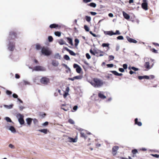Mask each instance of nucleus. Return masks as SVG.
Wrapping results in <instances>:
<instances>
[{"instance_id": "nucleus-1", "label": "nucleus", "mask_w": 159, "mask_h": 159, "mask_svg": "<svg viewBox=\"0 0 159 159\" xmlns=\"http://www.w3.org/2000/svg\"><path fill=\"white\" fill-rule=\"evenodd\" d=\"M94 81V87L98 88L101 87L103 84V81L100 79L98 78H94L93 79Z\"/></svg>"}, {"instance_id": "nucleus-2", "label": "nucleus", "mask_w": 159, "mask_h": 159, "mask_svg": "<svg viewBox=\"0 0 159 159\" xmlns=\"http://www.w3.org/2000/svg\"><path fill=\"white\" fill-rule=\"evenodd\" d=\"M42 53L44 55L48 56L51 53V51L47 47H43L41 49Z\"/></svg>"}, {"instance_id": "nucleus-3", "label": "nucleus", "mask_w": 159, "mask_h": 159, "mask_svg": "<svg viewBox=\"0 0 159 159\" xmlns=\"http://www.w3.org/2000/svg\"><path fill=\"white\" fill-rule=\"evenodd\" d=\"M8 40L9 43L8 46V49L10 51H12L15 48V43L14 41H11L10 40Z\"/></svg>"}, {"instance_id": "nucleus-4", "label": "nucleus", "mask_w": 159, "mask_h": 159, "mask_svg": "<svg viewBox=\"0 0 159 159\" xmlns=\"http://www.w3.org/2000/svg\"><path fill=\"white\" fill-rule=\"evenodd\" d=\"M40 82L42 84L47 85L50 82L49 79L45 77H42L40 79Z\"/></svg>"}, {"instance_id": "nucleus-5", "label": "nucleus", "mask_w": 159, "mask_h": 159, "mask_svg": "<svg viewBox=\"0 0 159 159\" xmlns=\"http://www.w3.org/2000/svg\"><path fill=\"white\" fill-rule=\"evenodd\" d=\"M33 70L36 71H45L46 70L45 67L41 66H36L34 67Z\"/></svg>"}, {"instance_id": "nucleus-6", "label": "nucleus", "mask_w": 159, "mask_h": 159, "mask_svg": "<svg viewBox=\"0 0 159 159\" xmlns=\"http://www.w3.org/2000/svg\"><path fill=\"white\" fill-rule=\"evenodd\" d=\"M16 37V34L14 31H11L10 32L8 40L14 39Z\"/></svg>"}, {"instance_id": "nucleus-7", "label": "nucleus", "mask_w": 159, "mask_h": 159, "mask_svg": "<svg viewBox=\"0 0 159 159\" xmlns=\"http://www.w3.org/2000/svg\"><path fill=\"white\" fill-rule=\"evenodd\" d=\"M143 2L141 4L142 7L144 10H147L148 9V3L147 0H143Z\"/></svg>"}, {"instance_id": "nucleus-8", "label": "nucleus", "mask_w": 159, "mask_h": 159, "mask_svg": "<svg viewBox=\"0 0 159 159\" xmlns=\"http://www.w3.org/2000/svg\"><path fill=\"white\" fill-rule=\"evenodd\" d=\"M74 68H76V70L77 73H80L82 70L81 67L78 64H74L73 65Z\"/></svg>"}, {"instance_id": "nucleus-9", "label": "nucleus", "mask_w": 159, "mask_h": 159, "mask_svg": "<svg viewBox=\"0 0 159 159\" xmlns=\"http://www.w3.org/2000/svg\"><path fill=\"white\" fill-rule=\"evenodd\" d=\"M83 77L82 75H80L74 77L73 78H70V80L74 81L75 80H81Z\"/></svg>"}, {"instance_id": "nucleus-10", "label": "nucleus", "mask_w": 159, "mask_h": 159, "mask_svg": "<svg viewBox=\"0 0 159 159\" xmlns=\"http://www.w3.org/2000/svg\"><path fill=\"white\" fill-rule=\"evenodd\" d=\"M69 90V87H67L66 88V92L64 91H62L63 93V97L64 98H66L67 95L68 94V92Z\"/></svg>"}, {"instance_id": "nucleus-11", "label": "nucleus", "mask_w": 159, "mask_h": 159, "mask_svg": "<svg viewBox=\"0 0 159 159\" xmlns=\"http://www.w3.org/2000/svg\"><path fill=\"white\" fill-rule=\"evenodd\" d=\"M126 38H127L128 41L130 43H136L137 42V41L136 40H135L133 39L130 38V37H129L128 36H127Z\"/></svg>"}, {"instance_id": "nucleus-12", "label": "nucleus", "mask_w": 159, "mask_h": 159, "mask_svg": "<svg viewBox=\"0 0 159 159\" xmlns=\"http://www.w3.org/2000/svg\"><path fill=\"white\" fill-rule=\"evenodd\" d=\"M119 149V147L117 146H114L112 148V152L113 155H115L116 154V151L118 150Z\"/></svg>"}, {"instance_id": "nucleus-13", "label": "nucleus", "mask_w": 159, "mask_h": 159, "mask_svg": "<svg viewBox=\"0 0 159 159\" xmlns=\"http://www.w3.org/2000/svg\"><path fill=\"white\" fill-rule=\"evenodd\" d=\"M134 124L135 125H137L138 126H140L142 125V123L140 121H138V119L137 118H136L134 120Z\"/></svg>"}, {"instance_id": "nucleus-14", "label": "nucleus", "mask_w": 159, "mask_h": 159, "mask_svg": "<svg viewBox=\"0 0 159 159\" xmlns=\"http://www.w3.org/2000/svg\"><path fill=\"white\" fill-rule=\"evenodd\" d=\"M138 78L139 80H141L144 79H149V77L148 75H144V76H139L138 77Z\"/></svg>"}, {"instance_id": "nucleus-15", "label": "nucleus", "mask_w": 159, "mask_h": 159, "mask_svg": "<svg viewBox=\"0 0 159 159\" xmlns=\"http://www.w3.org/2000/svg\"><path fill=\"white\" fill-rule=\"evenodd\" d=\"M103 92H100L98 93V97L102 99H105V98L106 97V96L104 95V94L102 93Z\"/></svg>"}, {"instance_id": "nucleus-16", "label": "nucleus", "mask_w": 159, "mask_h": 159, "mask_svg": "<svg viewBox=\"0 0 159 159\" xmlns=\"http://www.w3.org/2000/svg\"><path fill=\"white\" fill-rule=\"evenodd\" d=\"M104 32L105 34L108 35L110 36H112L114 35L113 32L112 31H104Z\"/></svg>"}, {"instance_id": "nucleus-17", "label": "nucleus", "mask_w": 159, "mask_h": 159, "mask_svg": "<svg viewBox=\"0 0 159 159\" xmlns=\"http://www.w3.org/2000/svg\"><path fill=\"white\" fill-rule=\"evenodd\" d=\"M123 15L124 17L126 19L128 20L130 18V16L124 11L123 12Z\"/></svg>"}, {"instance_id": "nucleus-18", "label": "nucleus", "mask_w": 159, "mask_h": 159, "mask_svg": "<svg viewBox=\"0 0 159 159\" xmlns=\"http://www.w3.org/2000/svg\"><path fill=\"white\" fill-rule=\"evenodd\" d=\"M32 120V119L30 118H28L26 119V121L27 123V124L29 125H31Z\"/></svg>"}, {"instance_id": "nucleus-19", "label": "nucleus", "mask_w": 159, "mask_h": 159, "mask_svg": "<svg viewBox=\"0 0 159 159\" xmlns=\"http://www.w3.org/2000/svg\"><path fill=\"white\" fill-rule=\"evenodd\" d=\"M52 64L54 66H57L59 65V63L58 61L55 60H52Z\"/></svg>"}, {"instance_id": "nucleus-20", "label": "nucleus", "mask_w": 159, "mask_h": 159, "mask_svg": "<svg viewBox=\"0 0 159 159\" xmlns=\"http://www.w3.org/2000/svg\"><path fill=\"white\" fill-rule=\"evenodd\" d=\"M8 129L10 130L13 133H15L16 132V130L15 128L13 126H10Z\"/></svg>"}, {"instance_id": "nucleus-21", "label": "nucleus", "mask_w": 159, "mask_h": 159, "mask_svg": "<svg viewBox=\"0 0 159 159\" xmlns=\"http://www.w3.org/2000/svg\"><path fill=\"white\" fill-rule=\"evenodd\" d=\"M144 67L148 69H150V64L148 62H146L144 65Z\"/></svg>"}, {"instance_id": "nucleus-22", "label": "nucleus", "mask_w": 159, "mask_h": 159, "mask_svg": "<svg viewBox=\"0 0 159 159\" xmlns=\"http://www.w3.org/2000/svg\"><path fill=\"white\" fill-rule=\"evenodd\" d=\"M3 106L4 107L6 108L7 109H11L13 107V105L12 104H11L9 105H3Z\"/></svg>"}, {"instance_id": "nucleus-23", "label": "nucleus", "mask_w": 159, "mask_h": 159, "mask_svg": "<svg viewBox=\"0 0 159 159\" xmlns=\"http://www.w3.org/2000/svg\"><path fill=\"white\" fill-rule=\"evenodd\" d=\"M16 117L18 120L19 119L24 118V116L22 115L19 113L16 114Z\"/></svg>"}, {"instance_id": "nucleus-24", "label": "nucleus", "mask_w": 159, "mask_h": 159, "mask_svg": "<svg viewBox=\"0 0 159 159\" xmlns=\"http://www.w3.org/2000/svg\"><path fill=\"white\" fill-rule=\"evenodd\" d=\"M75 45V47H77L79 43V40L77 39H75L74 40Z\"/></svg>"}, {"instance_id": "nucleus-25", "label": "nucleus", "mask_w": 159, "mask_h": 159, "mask_svg": "<svg viewBox=\"0 0 159 159\" xmlns=\"http://www.w3.org/2000/svg\"><path fill=\"white\" fill-rule=\"evenodd\" d=\"M77 141V138L76 137L75 138H73L70 137V142H72L73 143L76 142Z\"/></svg>"}, {"instance_id": "nucleus-26", "label": "nucleus", "mask_w": 159, "mask_h": 159, "mask_svg": "<svg viewBox=\"0 0 159 159\" xmlns=\"http://www.w3.org/2000/svg\"><path fill=\"white\" fill-rule=\"evenodd\" d=\"M37 130L41 132L44 133L45 134H47V129H39Z\"/></svg>"}, {"instance_id": "nucleus-27", "label": "nucleus", "mask_w": 159, "mask_h": 159, "mask_svg": "<svg viewBox=\"0 0 159 159\" xmlns=\"http://www.w3.org/2000/svg\"><path fill=\"white\" fill-rule=\"evenodd\" d=\"M18 121L20 125H23L25 123V121L24 120V118H22L18 120Z\"/></svg>"}, {"instance_id": "nucleus-28", "label": "nucleus", "mask_w": 159, "mask_h": 159, "mask_svg": "<svg viewBox=\"0 0 159 159\" xmlns=\"http://www.w3.org/2000/svg\"><path fill=\"white\" fill-rule=\"evenodd\" d=\"M58 26V25H57L55 24H51L49 26V27L51 28H54L56 27H57Z\"/></svg>"}, {"instance_id": "nucleus-29", "label": "nucleus", "mask_w": 159, "mask_h": 159, "mask_svg": "<svg viewBox=\"0 0 159 159\" xmlns=\"http://www.w3.org/2000/svg\"><path fill=\"white\" fill-rule=\"evenodd\" d=\"M33 120V122L34 125L35 126H37L38 125V121L36 119H34L32 120Z\"/></svg>"}, {"instance_id": "nucleus-30", "label": "nucleus", "mask_w": 159, "mask_h": 159, "mask_svg": "<svg viewBox=\"0 0 159 159\" xmlns=\"http://www.w3.org/2000/svg\"><path fill=\"white\" fill-rule=\"evenodd\" d=\"M58 42L60 45H63L65 44V42L62 39H61L58 40Z\"/></svg>"}, {"instance_id": "nucleus-31", "label": "nucleus", "mask_w": 159, "mask_h": 159, "mask_svg": "<svg viewBox=\"0 0 159 159\" xmlns=\"http://www.w3.org/2000/svg\"><path fill=\"white\" fill-rule=\"evenodd\" d=\"M88 5L93 7H95L96 6V4L94 2H91L89 4H88Z\"/></svg>"}, {"instance_id": "nucleus-32", "label": "nucleus", "mask_w": 159, "mask_h": 159, "mask_svg": "<svg viewBox=\"0 0 159 159\" xmlns=\"http://www.w3.org/2000/svg\"><path fill=\"white\" fill-rule=\"evenodd\" d=\"M61 56L59 53L56 54L54 56L55 58L59 59H61Z\"/></svg>"}, {"instance_id": "nucleus-33", "label": "nucleus", "mask_w": 159, "mask_h": 159, "mask_svg": "<svg viewBox=\"0 0 159 159\" xmlns=\"http://www.w3.org/2000/svg\"><path fill=\"white\" fill-rule=\"evenodd\" d=\"M5 119L7 122L13 123V122L12 121L11 119L8 117H6L5 118Z\"/></svg>"}, {"instance_id": "nucleus-34", "label": "nucleus", "mask_w": 159, "mask_h": 159, "mask_svg": "<svg viewBox=\"0 0 159 159\" xmlns=\"http://www.w3.org/2000/svg\"><path fill=\"white\" fill-rule=\"evenodd\" d=\"M85 19L86 20L89 22L91 21V18L90 16H86L85 17Z\"/></svg>"}, {"instance_id": "nucleus-35", "label": "nucleus", "mask_w": 159, "mask_h": 159, "mask_svg": "<svg viewBox=\"0 0 159 159\" xmlns=\"http://www.w3.org/2000/svg\"><path fill=\"white\" fill-rule=\"evenodd\" d=\"M78 108V106L77 105L75 106L73 108V110H71L72 112L76 111Z\"/></svg>"}, {"instance_id": "nucleus-36", "label": "nucleus", "mask_w": 159, "mask_h": 159, "mask_svg": "<svg viewBox=\"0 0 159 159\" xmlns=\"http://www.w3.org/2000/svg\"><path fill=\"white\" fill-rule=\"evenodd\" d=\"M23 81L24 83V84L25 85H29L30 84V82H28L26 80H23Z\"/></svg>"}, {"instance_id": "nucleus-37", "label": "nucleus", "mask_w": 159, "mask_h": 159, "mask_svg": "<svg viewBox=\"0 0 159 159\" xmlns=\"http://www.w3.org/2000/svg\"><path fill=\"white\" fill-rule=\"evenodd\" d=\"M110 44L109 43H103L102 44V46L103 47H109Z\"/></svg>"}, {"instance_id": "nucleus-38", "label": "nucleus", "mask_w": 159, "mask_h": 159, "mask_svg": "<svg viewBox=\"0 0 159 159\" xmlns=\"http://www.w3.org/2000/svg\"><path fill=\"white\" fill-rule=\"evenodd\" d=\"M84 29L87 32L89 31V27L87 25H84Z\"/></svg>"}, {"instance_id": "nucleus-39", "label": "nucleus", "mask_w": 159, "mask_h": 159, "mask_svg": "<svg viewBox=\"0 0 159 159\" xmlns=\"http://www.w3.org/2000/svg\"><path fill=\"white\" fill-rule=\"evenodd\" d=\"M55 34L56 36L60 37L61 36V33L60 32L58 31H57L55 32Z\"/></svg>"}, {"instance_id": "nucleus-40", "label": "nucleus", "mask_w": 159, "mask_h": 159, "mask_svg": "<svg viewBox=\"0 0 159 159\" xmlns=\"http://www.w3.org/2000/svg\"><path fill=\"white\" fill-rule=\"evenodd\" d=\"M48 41L51 42H52L53 40V39L52 36H49L48 37Z\"/></svg>"}, {"instance_id": "nucleus-41", "label": "nucleus", "mask_w": 159, "mask_h": 159, "mask_svg": "<svg viewBox=\"0 0 159 159\" xmlns=\"http://www.w3.org/2000/svg\"><path fill=\"white\" fill-rule=\"evenodd\" d=\"M114 35H120L121 34V33L120 32V31L118 30H116L115 32H113Z\"/></svg>"}, {"instance_id": "nucleus-42", "label": "nucleus", "mask_w": 159, "mask_h": 159, "mask_svg": "<svg viewBox=\"0 0 159 159\" xmlns=\"http://www.w3.org/2000/svg\"><path fill=\"white\" fill-rule=\"evenodd\" d=\"M150 155L152 157H154L157 158H159V155L157 154H150Z\"/></svg>"}, {"instance_id": "nucleus-43", "label": "nucleus", "mask_w": 159, "mask_h": 159, "mask_svg": "<svg viewBox=\"0 0 159 159\" xmlns=\"http://www.w3.org/2000/svg\"><path fill=\"white\" fill-rule=\"evenodd\" d=\"M138 150L136 149H134L132 150V152L133 154H135L138 152Z\"/></svg>"}, {"instance_id": "nucleus-44", "label": "nucleus", "mask_w": 159, "mask_h": 159, "mask_svg": "<svg viewBox=\"0 0 159 159\" xmlns=\"http://www.w3.org/2000/svg\"><path fill=\"white\" fill-rule=\"evenodd\" d=\"M109 61L113 60L114 58V57L112 55H110L109 56Z\"/></svg>"}, {"instance_id": "nucleus-45", "label": "nucleus", "mask_w": 159, "mask_h": 159, "mask_svg": "<svg viewBox=\"0 0 159 159\" xmlns=\"http://www.w3.org/2000/svg\"><path fill=\"white\" fill-rule=\"evenodd\" d=\"M64 59L67 60H68L70 59V57L69 56L67 55H64Z\"/></svg>"}, {"instance_id": "nucleus-46", "label": "nucleus", "mask_w": 159, "mask_h": 159, "mask_svg": "<svg viewBox=\"0 0 159 159\" xmlns=\"http://www.w3.org/2000/svg\"><path fill=\"white\" fill-rule=\"evenodd\" d=\"M131 69L132 70L135 71H137L139 70V68H136L134 66H132L131 67Z\"/></svg>"}, {"instance_id": "nucleus-47", "label": "nucleus", "mask_w": 159, "mask_h": 159, "mask_svg": "<svg viewBox=\"0 0 159 159\" xmlns=\"http://www.w3.org/2000/svg\"><path fill=\"white\" fill-rule=\"evenodd\" d=\"M117 39L118 40H123L124 37L120 35L117 37Z\"/></svg>"}, {"instance_id": "nucleus-48", "label": "nucleus", "mask_w": 159, "mask_h": 159, "mask_svg": "<svg viewBox=\"0 0 159 159\" xmlns=\"http://www.w3.org/2000/svg\"><path fill=\"white\" fill-rule=\"evenodd\" d=\"M36 48L37 50H39L41 48V46L39 44H37L36 45Z\"/></svg>"}, {"instance_id": "nucleus-49", "label": "nucleus", "mask_w": 159, "mask_h": 159, "mask_svg": "<svg viewBox=\"0 0 159 159\" xmlns=\"http://www.w3.org/2000/svg\"><path fill=\"white\" fill-rule=\"evenodd\" d=\"M10 125L8 123H7L5 124V125L4 128L7 129H9V127H10Z\"/></svg>"}, {"instance_id": "nucleus-50", "label": "nucleus", "mask_w": 159, "mask_h": 159, "mask_svg": "<svg viewBox=\"0 0 159 159\" xmlns=\"http://www.w3.org/2000/svg\"><path fill=\"white\" fill-rule=\"evenodd\" d=\"M111 72L115 75L117 76L118 72L115 70L111 71Z\"/></svg>"}, {"instance_id": "nucleus-51", "label": "nucleus", "mask_w": 159, "mask_h": 159, "mask_svg": "<svg viewBox=\"0 0 159 159\" xmlns=\"http://www.w3.org/2000/svg\"><path fill=\"white\" fill-rule=\"evenodd\" d=\"M86 58L88 59H89L91 58V56L88 53H86L85 55Z\"/></svg>"}, {"instance_id": "nucleus-52", "label": "nucleus", "mask_w": 159, "mask_h": 159, "mask_svg": "<svg viewBox=\"0 0 159 159\" xmlns=\"http://www.w3.org/2000/svg\"><path fill=\"white\" fill-rule=\"evenodd\" d=\"M6 93L7 95H10L12 94V92L10 91L7 90L6 91Z\"/></svg>"}, {"instance_id": "nucleus-53", "label": "nucleus", "mask_w": 159, "mask_h": 159, "mask_svg": "<svg viewBox=\"0 0 159 159\" xmlns=\"http://www.w3.org/2000/svg\"><path fill=\"white\" fill-rule=\"evenodd\" d=\"M80 134H81V137L84 138H85L86 137V136L85 134L84 133H83L82 132H81L80 133Z\"/></svg>"}, {"instance_id": "nucleus-54", "label": "nucleus", "mask_w": 159, "mask_h": 159, "mask_svg": "<svg viewBox=\"0 0 159 159\" xmlns=\"http://www.w3.org/2000/svg\"><path fill=\"white\" fill-rule=\"evenodd\" d=\"M123 67L124 69H126L127 68V65L126 64H124L123 65Z\"/></svg>"}, {"instance_id": "nucleus-55", "label": "nucleus", "mask_w": 159, "mask_h": 159, "mask_svg": "<svg viewBox=\"0 0 159 159\" xmlns=\"http://www.w3.org/2000/svg\"><path fill=\"white\" fill-rule=\"evenodd\" d=\"M151 51H152V52H153L154 53H158L157 51L154 48L152 49L151 50Z\"/></svg>"}, {"instance_id": "nucleus-56", "label": "nucleus", "mask_w": 159, "mask_h": 159, "mask_svg": "<svg viewBox=\"0 0 159 159\" xmlns=\"http://www.w3.org/2000/svg\"><path fill=\"white\" fill-rule=\"evenodd\" d=\"M113 64H108L107 65V66L108 67H112L113 66Z\"/></svg>"}, {"instance_id": "nucleus-57", "label": "nucleus", "mask_w": 159, "mask_h": 159, "mask_svg": "<svg viewBox=\"0 0 159 159\" xmlns=\"http://www.w3.org/2000/svg\"><path fill=\"white\" fill-rule=\"evenodd\" d=\"M75 53L74 52L70 50V55L72 56H75Z\"/></svg>"}, {"instance_id": "nucleus-58", "label": "nucleus", "mask_w": 159, "mask_h": 159, "mask_svg": "<svg viewBox=\"0 0 159 159\" xmlns=\"http://www.w3.org/2000/svg\"><path fill=\"white\" fill-rule=\"evenodd\" d=\"M90 53L93 55H96L95 54V51L93 52L92 49H90L89 51Z\"/></svg>"}, {"instance_id": "nucleus-59", "label": "nucleus", "mask_w": 159, "mask_h": 159, "mask_svg": "<svg viewBox=\"0 0 159 159\" xmlns=\"http://www.w3.org/2000/svg\"><path fill=\"white\" fill-rule=\"evenodd\" d=\"M99 52H100V53H104L102 51H99V50L98 51V50H95V54L96 55V54H98V53H99Z\"/></svg>"}, {"instance_id": "nucleus-60", "label": "nucleus", "mask_w": 159, "mask_h": 159, "mask_svg": "<svg viewBox=\"0 0 159 159\" xmlns=\"http://www.w3.org/2000/svg\"><path fill=\"white\" fill-rule=\"evenodd\" d=\"M92 16H95L97 14V13L95 12L91 11L90 12Z\"/></svg>"}, {"instance_id": "nucleus-61", "label": "nucleus", "mask_w": 159, "mask_h": 159, "mask_svg": "<svg viewBox=\"0 0 159 159\" xmlns=\"http://www.w3.org/2000/svg\"><path fill=\"white\" fill-rule=\"evenodd\" d=\"M92 85H93V87L94 86V81L93 80V81H88Z\"/></svg>"}, {"instance_id": "nucleus-62", "label": "nucleus", "mask_w": 159, "mask_h": 159, "mask_svg": "<svg viewBox=\"0 0 159 159\" xmlns=\"http://www.w3.org/2000/svg\"><path fill=\"white\" fill-rule=\"evenodd\" d=\"M120 47L119 45L118 44L116 46V51H118L120 49Z\"/></svg>"}, {"instance_id": "nucleus-63", "label": "nucleus", "mask_w": 159, "mask_h": 159, "mask_svg": "<svg viewBox=\"0 0 159 159\" xmlns=\"http://www.w3.org/2000/svg\"><path fill=\"white\" fill-rule=\"evenodd\" d=\"M12 96L14 98H18V95L15 93H13L12 95Z\"/></svg>"}, {"instance_id": "nucleus-64", "label": "nucleus", "mask_w": 159, "mask_h": 159, "mask_svg": "<svg viewBox=\"0 0 159 159\" xmlns=\"http://www.w3.org/2000/svg\"><path fill=\"white\" fill-rule=\"evenodd\" d=\"M119 70L120 71L122 72H124V71H125L124 69H123V68H119Z\"/></svg>"}]
</instances>
